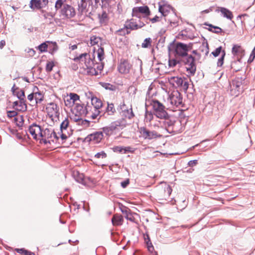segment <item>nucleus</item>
I'll use <instances>...</instances> for the list:
<instances>
[{
    "instance_id": "nucleus-10",
    "label": "nucleus",
    "mask_w": 255,
    "mask_h": 255,
    "mask_svg": "<svg viewBox=\"0 0 255 255\" xmlns=\"http://www.w3.org/2000/svg\"><path fill=\"white\" fill-rule=\"evenodd\" d=\"M141 14H144L142 18H147L150 15V10L147 6L135 7L132 9V15L136 18H140Z\"/></svg>"
},
{
    "instance_id": "nucleus-24",
    "label": "nucleus",
    "mask_w": 255,
    "mask_h": 255,
    "mask_svg": "<svg viewBox=\"0 0 255 255\" xmlns=\"http://www.w3.org/2000/svg\"><path fill=\"white\" fill-rule=\"evenodd\" d=\"M91 103L92 106H91L92 110L93 109L99 110L102 106V101L97 97H92L91 98Z\"/></svg>"
},
{
    "instance_id": "nucleus-31",
    "label": "nucleus",
    "mask_w": 255,
    "mask_h": 255,
    "mask_svg": "<svg viewBox=\"0 0 255 255\" xmlns=\"http://www.w3.org/2000/svg\"><path fill=\"white\" fill-rule=\"evenodd\" d=\"M34 100L33 104H37L40 103L43 100V96L40 92H36L34 93Z\"/></svg>"
},
{
    "instance_id": "nucleus-19",
    "label": "nucleus",
    "mask_w": 255,
    "mask_h": 255,
    "mask_svg": "<svg viewBox=\"0 0 255 255\" xmlns=\"http://www.w3.org/2000/svg\"><path fill=\"white\" fill-rule=\"evenodd\" d=\"M70 119L74 122L77 123L78 125L82 126L84 128L88 127L90 122L86 120H83L79 116H73L70 117Z\"/></svg>"
},
{
    "instance_id": "nucleus-18",
    "label": "nucleus",
    "mask_w": 255,
    "mask_h": 255,
    "mask_svg": "<svg viewBox=\"0 0 255 255\" xmlns=\"http://www.w3.org/2000/svg\"><path fill=\"white\" fill-rule=\"evenodd\" d=\"M131 65L127 60H122L118 66V70L122 74H127L129 72Z\"/></svg>"
},
{
    "instance_id": "nucleus-54",
    "label": "nucleus",
    "mask_w": 255,
    "mask_h": 255,
    "mask_svg": "<svg viewBox=\"0 0 255 255\" xmlns=\"http://www.w3.org/2000/svg\"><path fill=\"white\" fill-rule=\"evenodd\" d=\"M222 47L220 46L217 48L214 51L212 52V54L214 57H217L219 55V54L222 53Z\"/></svg>"
},
{
    "instance_id": "nucleus-25",
    "label": "nucleus",
    "mask_w": 255,
    "mask_h": 255,
    "mask_svg": "<svg viewBox=\"0 0 255 255\" xmlns=\"http://www.w3.org/2000/svg\"><path fill=\"white\" fill-rule=\"evenodd\" d=\"M219 11L221 12L222 15L224 17L231 20L233 17V15L230 10L225 7H220Z\"/></svg>"
},
{
    "instance_id": "nucleus-33",
    "label": "nucleus",
    "mask_w": 255,
    "mask_h": 255,
    "mask_svg": "<svg viewBox=\"0 0 255 255\" xmlns=\"http://www.w3.org/2000/svg\"><path fill=\"white\" fill-rule=\"evenodd\" d=\"M154 115L153 113H152L151 111L146 110L144 115V122L146 123L150 122L153 120Z\"/></svg>"
},
{
    "instance_id": "nucleus-32",
    "label": "nucleus",
    "mask_w": 255,
    "mask_h": 255,
    "mask_svg": "<svg viewBox=\"0 0 255 255\" xmlns=\"http://www.w3.org/2000/svg\"><path fill=\"white\" fill-rule=\"evenodd\" d=\"M66 0H56L55 3V9L56 11L61 9L65 4H67Z\"/></svg>"
},
{
    "instance_id": "nucleus-11",
    "label": "nucleus",
    "mask_w": 255,
    "mask_h": 255,
    "mask_svg": "<svg viewBox=\"0 0 255 255\" xmlns=\"http://www.w3.org/2000/svg\"><path fill=\"white\" fill-rule=\"evenodd\" d=\"M140 132L144 139H152L162 136V134L155 130H149L145 127L140 128Z\"/></svg>"
},
{
    "instance_id": "nucleus-37",
    "label": "nucleus",
    "mask_w": 255,
    "mask_h": 255,
    "mask_svg": "<svg viewBox=\"0 0 255 255\" xmlns=\"http://www.w3.org/2000/svg\"><path fill=\"white\" fill-rule=\"evenodd\" d=\"M116 122V124H117L118 127L121 128H123L127 125V122L125 119L122 118L120 120H117Z\"/></svg>"
},
{
    "instance_id": "nucleus-15",
    "label": "nucleus",
    "mask_w": 255,
    "mask_h": 255,
    "mask_svg": "<svg viewBox=\"0 0 255 255\" xmlns=\"http://www.w3.org/2000/svg\"><path fill=\"white\" fill-rule=\"evenodd\" d=\"M121 109L120 114L122 118L131 119L134 116L132 108H127L124 103L121 105Z\"/></svg>"
},
{
    "instance_id": "nucleus-51",
    "label": "nucleus",
    "mask_w": 255,
    "mask_h": 255,
    "mask_svg": "<svg viewBox=\"0 0 255 255\" xmlns=\"http://www.w3.org/2000/svg\"><path fill=\"white\" fill-rule=\"evenodd\" d=\"M113 130L111 128V126L104 127L103 128V133H105L107 135H110L112 132Z\"/></svg>"
},
{
    "instance_id": "nucleus-6",
    "label": "nucleus",
    "mask_w": 255,
    "mask_h": 255,
    "mask_svg": "<svg viewBox=\"0 0 255 255\" xmlns=\"http://www.w3.org/2000/svg\"><path fill=\"white\" fill-rule=\"evenodd\" d=\"M183 61L186 65L188 73L194 75L196 71V66L195 63V58L191 55H188L183 58Z\"/></svg>"
},
{
    "instance_id": "nucleus-47",
    "label": "nucleus",
    "mask_w": 255,
    "mask_h": 255,
    "mask_svg": "<svg viewBox=\"0 0 255 255\" xmlns=\"http://www.w3.org/2000/svg\"><path fill=\"white\" fill-rule=\"evenodd\" d=\"M144 240L149 251L150 250L151 248L153 249V246L152 245V244L150 242L149 237L148 235H146V236L144 235Z\"/></svg>"
},
{
    "instance_id": "nucleus-48",
    "label": "nucleus",
    "mask_w": 255,
    "mask_h": 255,
    "mask_svg": "<svg viewBox=\"0 0 255 255\" xmlns=\"http://www.w3.org/2000/svg\"><path fill=\"white\" fill-rule=\"evenodd\" d=\"M142 18V17L140 16V18H137V19H136V23L137 24L138 29L141 28L145 25L144 22L141 20Z\"/></svg>"
},
{
    "instance_id": "nucleus-22",
    "label": "nucleus",
    "mask_w": 255,
    "mask_h": 255,
    "mask_svg": "<svg viewBox=\"0 0 255 255\" xmlns=\"http://www.w3.org/2000/svg\"><path fill=\"white\" fill-rule=\"evenodd\" d=\"M124 222L123 217L121 215L115 214L112 219V222L114 226H118L123 224Z\"/></svg>"
},
{
    "instance_id": "nucleus-63",
    "label": "nucleus",
    "mask_w": 255,
    "mask_h": 255,
    "mask_svg": "<svg viewBox=\"0 0 255 255\" xmlns=\"http://www.w3.org/2000/svg\"><path fill=\"white\" fill-rule=\"evenodd\" d=\"M27 52L28 53L30 56H33L35 54V51L32 48H29L27 51Z\"/></svg>"
},
{
    "instance_id": "nucleus-28",
    "label": "nucleus",
    "mask_w": 255,
    "mask_h": 255,
    "mask_svg": "<svg viewBox=\"0 0 255 255\" xmlns=\"http://www.w3.org/2000/svg\"><path fill=\"white\" fill-rule=\"evenodd\" d=\"M242 85V81H239L238 80H235L232 82V84L231 85L232 88H233L231 91H233L234 89L235 90H237L238 93H235V94L238 95L241 91V86Z\"/></svg>"
},
{
    "instance_id": "nucleus-43",
    "label": "nucleus",
    "mask_w": 255,
    "mask_h": 255,
    "mask_svg": "<svg viewBox=\"0 0 255 255\" xmlns=\"http://www.w3.org/2000/svg\"><path fill=\"white\" fill-rule=\"evenodd\" d=\"M182 90L184 92H186L189 87L188 82L186 78L183 79L182 85L180 86Z\"/></svg>"
},
{
    "instance_id": "nucleus-14",
    "label": "nucleus",
    "mask_w": 255,
    "mask_h": 255,
    "mask_svg": "<svg viewBox=\"0 0 255 255\" xmlns=\"http://www.w3.org/2000/svg\"><path fill=\"white\" fill-rule=\"evenodd\" d=\"M48 3V0H31L29 7L33 10H38L45 7Z\"/></svg>"
},
{
    "instance_id": "nucleus-4",
    "label": "nucleus",
    "mask_w": 255,
    "mask_h": 255,
    "mask_svg": "<svg viewBox=\"0 0 255 255\" xmlns=\"http://www.w3.org/2000/svg\"><path fill=\"white\" fill-rule=\"evenodd\" d=\"M40 137L42 138V140L45 144L47 143L50 144L59 139V137L52 128H45L42 130Z\"/></svg>"
},
{
    "instance_id": "nucleus-9",
    "label": "nucleus",
    "mask_w": 255,
    "mask_h": 255,
    "mask_svg": "<svg viewBox=\"0 0 255 255\" xmlns=\"http://www.w3.org/2000/svg\"><path fill=\"white\" fill-rule=\"evenodd\" d=\"M187 45L183 43L178 42L176 44L175 49V56L176 58L179 57L184 58L188 54Z\"/></svg>"
},
{
    "instance_id": "nucleus-64",
    "label": "nucleus",
    "mask_w": 255,
    "mask_h": 255,
    "mask_svg": "<svg viewBox=\"0 0 255 255\" xmlns=\"http://www.w3.org/2000/svg\"><path fill=\"white\" fill-rule=\"evenodd\" d=\"M52 106L51 108L53 109L54 113L56 114L58 113V107L56 104L52 103L50 104Z\"/></svg>"
},
{
    "instance_id": "nucleus-1",
    "label": "nucleus",
    "mask_w": 255,
    "mask_h": 255,
    "mask_svg": "<svg viewBox=\"0 0 255 255\" xmlns=\"http://www.w3.org/2000/svg\"><path fill=\"white\" fill-rule=\"evenodd\" d=\"M97 56L100 62L104 59V50L103 47L99 48L97 50ZM95 57L94 54L84 53L80 54L79 56L75 57L74 60L75 62H79L80 63L84 64L83 72L85 74L88 75H98L103 70L104 65L102 62L94 63Z\"/></svg>"
},
{
    "instance_id": "nucleus-30",
    "label": "nucleus",
    "mask_w": 255,
    "mask_h": 255,
    "mask_svg": "<svg viewBox=\"0 0 255 255\" xmlns=\"http://www.w3.org/2000/svg\"><path fill=\"white\" fill-rule=\"evenodd\" d=\"M116 109L114 107V105L113 104H108V106L107 107L106 112L105 113V115H107L108 116H112L113 115L116 113Z\"/></svg>"
},
{
    "instance_id": "nucleus-45",
    "label": "nucleus",
    "mask_w": 255,
    "mask_h": 255,
    "mask_svg": "<svg viewBox=\"0 0 255 255\" xmlns=\"http://www.w3.org/2000/svg\"><path fill=\"white\" fill-rule=\"evenodd\" d=\"M69 124V122L68 118H66L61 124L60 128L61 132L63 129H66Z\"/></svg>"
},
{
    "instance_id": "nucleus-26",
    "label": "nucleus",
    "mask_w": 255,
    "mask_h": 255,
    "mask_svg": "<svg viewBox=\"0 0 255 255\" xmlns=\"http://www.w3.org/2000/svg\"><path fill=\"white\" fill-rule=\"evenodd\" d=\"M98 18L100 23L102 25H106L108 22V14L106 11H103L102 13L98 14Z\"/></svg>"
},
{
    "instance_id": "nucleus-38",
    "label": "nucleus",
    "mask_w": 255,
    "mask_h": 255,
    "mask_svg": "<svg viewBox=\"0 0 255 255\" xmlns=\"http://www.w3.org/2000/svg\"><path fill=\"white\" fill-rule=\"evenodd\" d=\"M47 43H49V41H47L45 42H43L40 44L38 47L37 49L41 52H45L47 51V48L48 47V44Z\"/></svg>"
},
{
    "instance_id": "nucleus-49",
    "label": "nucleus",
    "mask_w": 255,
    "mask_h": 255,
    "mask_svg": "<svg viewBox=\"0 0 255 255\" xmlns=\"http://www.w3.org/2000/svg\"><path fill=\"white\" fill-rule=\"evenodd\" d=\"M69 98L73 101V103L75 104V102L79 100V96L75 93H70L69 96Z\"/></svg>"
},
{
    "instance_id": "nucleus-60",
    "label": "nucleus",
    "mask_w": 255,
    "mask_h": 255,
    "mask_svg": "<svg viewBox=\"0 0 255 255\" xmlns=\"http://www.w3.org/2000/svg\"><path fill=\"white\" fill-rule=\"evenodd\" d=\"M19 104H20V101L14 102L12 104L13 108L15 110L21 111V110L18 109L19 108Z\"/></svg>"
},
{
    "instance_id": "nucleus-34",
    "label": "nucleus",
    "mask_w": 255,
    "mask_h": 255,
    "mask_svg": "<svg viewBox=\"0 0 255 255\" xmlns=\"http://www.w3.org/2000/svg\"><path fill=\"white\" fill-rule=\"evenodd\" d=\"M99 114L100 111L99 110L93 109L92 111H89V112L87 114L86 116L88 117H91L92 119H95Z\"/></svg>"
},
{
    "instance_id": "nucleus-27",
    "label": "nucleus",
    "mask_w": 255,
    "mask_h": 255,
    "mask_svg": "<svg viewBox=\"0 0 255 255\" xmlns=\"http://www.w3.org/2000/svg\"><path fill=\"white\" fill-rule=\"evenodd\" d=\"M121 212L125 215V218L130 221L133 220V217L130 212V210L126 207H124L121 209Z\"/></svg>"
},
{
    "instance_id": "nucleus-12",
    "label": "nucleus",
    "mask_w": 255,
    "mask_h": 255,
    "mask_svg": "<svg viewBox=\"0 0 255 255\" xmlns=\"http://www.w3.org/2000/svg\"><path fill=\"white\" fill-rule=\"evenodd\" d=\"M167 102L172 106L178 107L182 104V97L180 93L175 92L169 96Z\"/></svg>"
},
{
    "instance_id": "nucleus-56",
    "label": "nucleus",
    "mask_w": 255,
    "mask_h": 255,
    "mask_svg": "<svg viewBox=\"0 0 255 255\" xmlns=\"http://www.w3.org/2000/svg\"><path fill=\"white\" fill-rule=\"evenodd\" d=\"M50 50L51 51V52H55L58 49V46L56 44V42H51V45L49 46Z\"/></svg>"
},
{
    "instance_id": "nucleus-59",
    "label": "nucleus",
    "mask_w": 255,
    "mask_h": 255,
    "mask_svg": "<svg viewBox=\"0 0 255 255\" xmlns=\"http://www.w3.org/2000/svg\"><path fill=\"white\" fill-rule=\"evenodd\" d=\"M115 152H118L124 153V147L122 146H115L113 148Z\"/></svg>"
},
{
    "instance_id": "nucleus-40",
    "label": "nucleus",
    "mask_w": 255,
    "mask_h": 255,
    "mask_svg": "<svg viewBox=\"0 0 255 255\" xmlns=\"http://www.w3.org/2000/svg\"><path fill=\"white\" fill-rule=\"evenodd\" d=\"M15 250L17 253L20 254H23L24 255H34V253L26 250L23 248L15 249Z\"/></svg>"
},
{
    "instance_id": "nucleus-36",
    "label": "nucleus",
    "mask_w": 255,
    "mask_h": 255,
    "mask_svg": "<svg viewBox=\"0 0 255 255\" xmlns=\"http://www.w3.org/2000/svg\"><path fill=\"white\" fill-rule=\"evenodd\" d=\"M172 14L173 15V18L169 19L168 21L170 22L171 26L175 27L178 25V18L175 14L172 13Z\"/></svg>"
},
{
    "instance_id": "nucleus-62",
    "label": "nucleus",
    "mask_w": 255,
    "mask_h": 255,
    "mask_svg": "<svg viewBox=\"0 0 255 255\" xmlns=\"http://www.w3.org/2000/svg\"><path fill=\"white\" fill-rule=\"evenodd\" d=\"M198 163L197 160H190L188 162V165L190 167H193L195 166Z\"/></svg>"
},
{
    "instance_id": "nucleus-58",
    "label": "nucleus",
    "mask_w": 255,
    "mask_h": 255,
    "mask_svg": "<svg viewBox=\"0 0 255 255\" xmlns=\"http://www.w3.org/2000/svg\"><path fill=\"white\" fill-rule=\"evenodd\" d=\"M17 113L15 111H8L7 112V115L8 118H13L17 116Z\"/></svg>"
},
{
    "instance_id": "nucleus-42",
    "label": "nucleus",
    "mask_w": 255,
    "mask_h": 255,
    "mask_svg": "<svg viewBox=\"0 0 255 255\" xmlns=\"http://www.w3.org/2000/svg\"><path fill=\"white\" fill-rule=\"evenodd\" d=\"M101 85L106 90H109L110 91H114L116 89L115 86L111 84L108 83H101Z\"/></svg>"
},
{
    "instance_id": "nucleus-50",
    "label": "nucleus",
    "mask_w": 255,
    "mask_h": 255,
    "mask_svg": "<svg viewBox=\"0 0 255 255\" xmlns=\"http://www.w3.org/2000/svg\"><path fill=\"white\" fill-rule=\"evenodd\" d=\"M94 157L95 158H98V159H100V158L103 159V158H105L107 157V154L104 151H102L100 152L97 153L95 155Z\"/></svg>"
},
{
    "instance_id": "nucleus-41",
    "label": "nucleus",
    "mask_w": 255,
    "mask_h": 255,
    "mask_svg": "<svg viewBox=\"0 0 255 255\" xmlns=\"http://www.w3.org/2000/svg\"><path fill=\"white\" fill-rule=\"evenodd\" d=\"M101 39L99 36H92L90 38V44L92 45H94L96 44H98L99 42H101Z\"/></svg>"
},
{
    "instance_id": "nucleus-61",
    "label": "nucleus",
    "mask_w": 255,
    "mask_h": 255,
    "mask_svg": "<svg viewBox=\"0 0 255 255\" xmlns=\"http://www.w3.org/2000/svg\"><path fill=\"white\" fill-rule=\"evenodd\" d=\"M34 93H31L27 96V99L32 103L33 104V101H35L34 100Z\"/></svg>"
},
{
    "instance_id": "nucleus-3",
    "label": "nucleus",
    "mask_w": 255,
    "mask_h": 255,
    "mask_svg": "<svg viewBox=\"0 0 255 255\" xmlns=\"http://www.w3.org/2000/svg\"><path fill=\"white\" fill-rule=\"evenodd\" d=\"M154 116L158 119H162L168 116V113L165 110V106L157 100H152L150 101Z\"/></svg>"
},
{
    "instance_id": "nucleus-57",
    "label": "nucleus",
    "mask_w": 255,
    "mask_h": 255,
    "mask_svg": "<svg viewBox=\"0 0 255 255\" xmlns=\"http://www.w3.org/2000/svg\"><path fill=\"white\" fill-rule=\"evenodd\" d=\"M178 62L176 59H169L168 61V65L170 67H175Z\"/></svg>"
},
{
    "instance_id": "nucleus-46",
    "label": "nucleus",
    "mask_w": 255,
    "mask_h": 255,
    "mask_svg": "<svg viewBox=\"0 0 255 255\" xmlns=\"http://www.w3.org/2000/svg\"><path fill=\"white\" fill-rule=\"evenodd\" d=\"M225 54H226L225 51L224 50H223L222 52V56L218 59V62H217V66H218L221 67L223 65V64L224 63V57H225Z\"/></svg>"
},
{
    "instance_id": "nucleus-2",
    "label": "nucleus",
    "mask_w": 255,
    "mask_h": 255,
    "mask_svg": "<svg viewBox=\"0 0 255 255\" xmlns=\"http://www.w3.org/2000/svg\"><path fill=\"white\" fill-rule=\"evenodd\" d=\"M160 119V120L157 121L153 126L161 128L162 133H175L178 131L177 126L180 125V123L175 121L174 118L170 117L168 114L167 117Z\"/></svg>"
},
{
    "instance_id": "nucleus-44",
    "label": "nucleus",
    "mask_w": 255,
    "mask_h": 255,
    "mask_svg": "<svg viewBox=\"0 0 255 255\" xmlns=\"http://www.w3.org/2000/svg\"><path fill=\"white\" fill-rule=\"evenodd\" d=\"M151 39L150 38H146L144 39L143 43L141 44V46L143 48H148L151 46Z\"/></svg>"
},
{
    "instance_id": "nucleus-16",
    "label": "nucleus",
    "mask_w": 255,
    "mask_h": 255,
    "mask_svg": "<svg viewBox=\"0 0 255 255\" xmlns=\"http://www.w3.org/2000/svg\"><path fill=\"white\" fill-rule=\"evenodd\" d=\"M102 131H97L90 134L85 138L87 141H93L95 143H99L103 138Z\"/></svg>"
},
{
    "instance_id": "nucleus-13",
    "label": "nucleus",
    "mask_w": 255,
    "mask_h": 255,
    "mask_svg": "<svg viewBox=\"0 0 255 255\" xmlns=\"http://www.w3.org/2000/svg\"><path fill=\"white\" fill-rule=\"evenodd\" d=\"M136 29H138V28L136 23V19L132 18L127 21L125 24V28L121 29L119 31L123 32L124 34H128L130 33V30Z\"/></svg>"
},
{
    "instance_id": "nucleus-17",
    "label": "nucleus",
    "mask_w": 255,
    "mask_h": 255,
    "mask_svg": "<svg viewBox=\"0 0 255 255\" xmlns=\"http://www.w3.org/2000/svg\"><path fill=\"white\" fill-rule=\"evenodd\" d=\"M42 131L41 127L35 124H33L29 128L30 133L33 136V138L35 139L38 138V136L41 137Z\"/></svg>"
},
{
    "instance_id": "nucleus-39",
    "label": "nucleus",
    "mask_w": 255,
    "mask_h": 255,
    "mask_svg": "<svg viewBox=\"0 0 255 255\" xmlns=\"http://www.w3.org/2000/svg\"><path fill=\"white\" fill-rule=\"evenodd\" d=\"M243 49L240 45H234L232 48V52L233 54L234 55H237L239 53H241Z\"/></svg>"
},
{
    "instance_id": "nucleus-21",
    "label": "nucleus",
    "mask_w": 255,
    "mask_h": 255,
    "mask_svg": "<svg viewBox=\"0 0 255 255\" xmlns=\"http://www.w3.org/2000/svg\"><path fill=\"white\" fill-rule=\"evenodd\" d=\"M158 10L162 16H166L169 14L170 10H172V7L169 4H165L159 5Z\"/></svg>"
},
{
    "instance_id": "nucleus-53",
    "label": "nucleus",
    "mask_w": 255,
    "mask_h": 255,
    "mask_svg": "<svg viewBox=\"0 0 255 255\" xmlns=\"http://www.w3.org/2000/svg\"><path fill=\"white\" fill-rule=\"evenodd\" d=\"M14 120L18 122V123H17V126L19 127H21L23 124L24 120L23 117L22 116H17L16 118H14Z\"/></svg>"
},
{
    "instance_id": "nucleus-5",
    "label": "nucleus",
    "mask_w": 255,
    "mask_h": 255,
    "mask_svg": "<svg viewBox=\"0 0 255 255\" xmlns=\"http://www.w3.org/2000/svg\"><path fill=\"white\" fill-rule=\"evenodd\" d=\"M89 111H92V108L90 105L84 104L76 103L74 108H73V113L75 114L74 116H79V117L86 116L89 112Z\"/></svg>"
},
{
    "instance_id": "nucleus-35",
    "label": "nucleus",
    "mask_w": 255,
    "mask_h": 255,
    "mask_svg": "<svg viewBox=\"0 0 255 255\" xmlns=\"http://www.w3.org/2000/svg\"><path fill=\"white\" fill-rule=\"evenodd\" d=\"M205 24L208 26L209 27L208 28V29L213 32L215 33H219L222 31V29L219 27L213 26L211 24L205 23Z\"/></svg>"
},
{
    "instance_id": "nucleus-23",
    "label": "nucleus",
    "mask_w": 255,
    "mask_h": 255,
    "mask_svg": "<svg viewBox=\"0 0 255 255\" xmlns=\"http://www.w3.org/2000/svg\"><path fill=\"white\" fill-rule=\"evenodd\" d=\"M183 78L179 77H172L169 79L170 84L176 87H180L182 85Z\"/></svg>"
},
{
    "instance_id": "nucleus-20",
    "label": "nucleus",
    "mask_w": 255,
    "mask_h": 255,
    "mask_svg": "<svg viewBox=\"0 0 255 255\" xmlns=\"http://www.w3.org/2000/svg\"><path fill=\"white\" fill-rule=\"evenodd\" d=\"M172 189L171 187L168 185H166L163 189H161L159 191V196L162 199H166L168 198L172 192Z\"/></svg>"
},
{
    "instance_id": "nucleus-8",
    "label": "nucleus",
    "mask_w": 255,
    "mask_h": 255,
    "mask_svg": "<svg viewBox=\"0 0 255 255\" xmlns=\"http://www.w3.org/2000/svg\"><path fill=\"white\" fill-rule=\"evenodd\" d=\"M12 91L14 95H15L18 99L20 100V104L18 109L25 111L27 109V106L25 104L24 92L22 90H19L16 91L14 89V86L12 88Z\"/></svg>"
},
{
    "instance_id": "nucleus-55",
    "label": "nucleus",
    "mask_w": 255,
    "mask_h": 255,
    "mask_svg": "<svg viewBox=\"0 0 255 255\" xmlns=\"http://www.w3.org/2000/svg\"><path fill=\"white\" fill-rule=\"evenodd\" d=\"M64 102L67 107H71L74 105V103H73V101H71L69 97H67L66 99L64 100Z\"/></svg>"
},
{
    "instance_id": "nucleus-7",
    "label": "nucleus",
    "mask_w": 255,
    "mask_h": 255,
    "mask_svg": "<svg viewBox=\"0 0 255 255\" xmlns=\"http://www.w3.org/2000/svg\"><path fill=\"white\" fill-rule=\"evenodd\" d=\"M59 12L63 18H72L76 14L75 8L70 4H65L64 6L59 10Z\"/></svg>"
},
{
    "instance_id": "nucleus-29",
    "label": "nucleus",
    "mask_w": 255,
    "mask_h": 255,
    "mask_svg": "<svg viewBox=\"0 0 255 255\" xmlns=\"http://www.w3.org/2000/svg\"><path fill=\"white\" fill-rule=\"evenodd\" d=\"M87 3L86 1V0H81L80 2H78V11L79 13L82 14L87 11L86 7H87Z\"/></svg>"
},
{
    "instance_id": "nucleus-52",
    "label": "nucleus",
    "mask_w": 255,
    "mask_h": 255,
    "mask_svg": "<svg viewBox=\"0 0 255 255\" xmlns=\"http://www.w3.org/2000/svg\"><path fill=\"white\" fill-rule=\"evenodd\" d=\"M54 66V64L52 61L47 62L46 66V71L47 72H51Z\"/></svg>"
}]
</instances>
